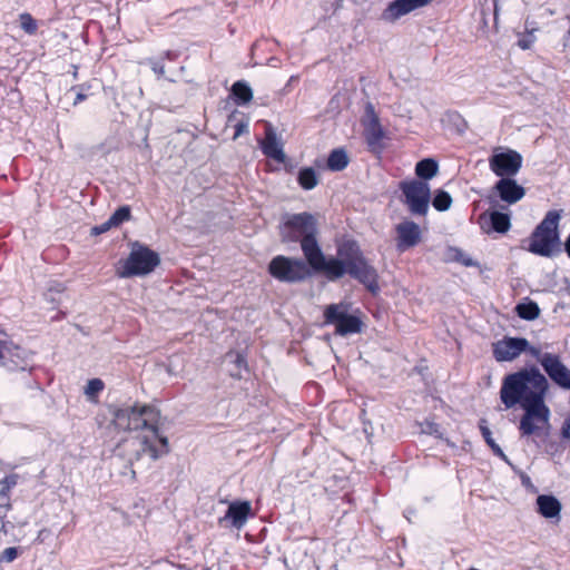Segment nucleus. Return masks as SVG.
Returning <instances> with one entry per match:
<instances>
[{"instance_id":"nucleus-1","label":"nucleus","mask_w":570,"mask_h":570,"mask_svg":"<svg viewBox=\"0 0 570 570\" xmlns=\"http://www.w3.org/2000/svg\"><path fill=\"white\" fill-rule=\"evenodd\" d=\"M548 391V379L534 365L504 376L500 400L507 410L517 405L523 410L519 424L522 436L537 434L549 426L551 411L546 404Z\"/></svg>"},{"instance_id":"nucleus-2","label":"nucleus","mask_w":570,"mask_h":570,"mask_svg":"<svg viewBox=\"0 0 570 570\" xmlns=\"http://www.w3.org/2000/svg\"><path fill=\"white\" fill-rule=\"evenodd\" d=\"M107 411L111 417L110 422L106 426L99 422V428L105 429L106 436H111L114 432H138L135 438L122 440L135 448L134 458H129L131 464L134 459L139 460L142 455L157 461L169 453V441L159 430L160 412L156 407L138 404L108 405Z\"/></svg>"},{"instance_id":"nucleus-3","label":"nucleus","mask_w":570,"mask_h":570,"mask_svg":"<svg viewBox=\"0 0 570 570\" xmlns=\"http://www.w3.org/2000/svg\"><path fill=\"white\" fill-rule=\"evenodd\" d=\"M318 273L328 281H337L345 274L364 285L372 294L380 292L379 273L364 256L355 240H344L337 245L336 256H330Z\"/></svg>"},{"instance_id":"nucleus-4","label":"nucleus","mask_w":570,"mask_h":570,"mask_svg":"<svg viewBox=\"0 0 570 570\" xmlns=\"http://www.w3.org/2000/svg\"><path fill=\"white\" fill-rule=\"evenodd\" d=\"M279 236L283 243H298L311 268L318 273L327 257L318 244L317 219L311 213L285 214L279 225Z\"/></svg>"},{"instance_id":"nucleus-5","label":"nucleus","mask_w":570,"mask_h":570,"mask_svg":"<svg viewBox=\"0 0 570 570\" xmlns=\"http://www.w3.org/2000/svg\"><path fill=\"white\" fill-rule=\"evenodd\" d=\"M561 210H549L529 237L528 250L542 257H552L561 252L559 222Z\"/></svg>"},{"instance_id":"nucleus-6","label":"nucleus","mask_w":570,"mask_h":570,"mask_svg":"<svg viewBox=\"0 0 570 570\" xmlns=\"http://www.w3.org/2000/svg\"><path fill=\"white\" fill-rule=\"evenodd\" d=\"M160 263L159 255L147 246L135 242L126 259L117 263L116 275L119 278L144 276L151 273Z\"/></svg>"},{"instance_id":"nucleus-7","label":"nucleus","mask_w":570,"mask_h":570,"mask_svg":"<svg viewBox=\"0 0 570 570\" xmlns=\"http://www.w3.org/2000/svg\"><path fill=\"white\" fill-rule=\"evenodd\" d=\"M308 263L301 258L275 256L268 264V273L283 283H299L309 276Z\"/></svg>"},{"instance_id":"nucleus-8","label":"nucleus","mask_w":570,"mask_h":570,"mask_svg":"<svg viewBox=\"0 0 570 570\" xmlns=\"http://www.w3.org/2000/svg\"><path fill=\"white\" fill-rule=\"evenodd\" d=\"M324 323L335 325V334L346 336L362 332L363 323L360 317L348 314L344 303L330 304L324 309Z\"/></svg>"},{"instance_id":"nucleus-9","label":"nucleus","mask_w":570,"mask_h":570,"mask_svg":"<svg viewBox=\"0 0 570 570\" xmlns=\"http://www.w3.org/2000/svg\"><path fill=\"white\" fill-rule=\"evenodd\" d=\"M400 189L404 196V204L411 214L426 215L430 203V186L426 181L417 179L401 181Z\"/></svg>"},{"instance_id":"nucleus-10","label":"nucleus","mask_w":570,"mask_h":570,"mask_svg":"<svg viewBox=\"0 0 570 570\" xmlns=\"http://www.w3.org/2000/svg\"><path fill=\"white\" fill-rule=\"evenodd\" d=\"M490 169L501 178L515 176L522 166V156L512 149L494 153L489 158Z\"/></svg>"},{"instance_id":"nucleus-11","label":"nucleus","mask_w":570,"mask_h":570,"mask_svg":"<svg viewBox=\"0 0 570 570\" xmlns=\"http://www.w3.org/2000/svg\"><path fill=\"white\" fill-rule=\"evenodd\" d=\"M364 138L372 153H381L383 149L384 130L380 124L374 106L368 102L365 107V116L362 120Z\"/></svg>"},{"instance_id":"nucleus-12","label":"nucleus","mask_w":570,"mask_h":570,"mask_svg":"<svg viewBox=\"0 0 570 570\" xmlns=\"http://www.w3.org/2000/svg\"><path fill=\"white\" fill-rule=\"evenodd\" d=\"M529 347V341L524 337H509L493 343V356L498 362H510L515 360Z\"/></svg>"},{"instance_id":"nucleus-13","label":"nucleus","mask_w":570,"mask_h":570,"mask_svg":"<svg viewBox=\"0 0 570 570\" xmlns=\"http://www.w3.org/2000/svg\"><path fill=\"white\" fill-rule=\"evenodd\" d=\"M542 367L558 386L570 390V370L561 362L559 355L544 353Z\"/></svg>"},{"instance_id":"nucleus-14","label":"nucleus","mask_w":570,"mask_h":570,"mask_svg":"<svg viewBox=\"0 0 570 570\" xmlns=\"http://www.w3.org/2000/svg\"><path fill=\"white\" fill-rule=\"evenodd\" d=\"M396 249L400 253L416 246L421 242L420 226L412 220H404L395 226Z\"/></svg>"},{"instance_id":"nucleus-15","label":"nucleus","mask_w":570,"mask_h":570,"mask_svg":"<svg viewBox=\"0 0 570 570\" xmlns=\"http://www.w3.org/2000/svg\"><path fill=\"white\" fill-rule=\"evenodd\" d=\"M26 355L24 350L0 340V362L9 370H24L27 366Z\"/></svg>"},{"instance_id":"nucleus-16","label":"nucleus","mask_w":570,"mask_h":570,"mask_svg":"<svg viewBox=\"0 0 570 570\" xmlns=\"http://www.w3.org/2000/svg\"><path fill=\"white\" fill-rule=\"evenodd\" d=\"M422 7L424 4L421 0H394L382 12V20L392 23Z\"/></svg>"},{"instance_id":"nucleus-17","label":"nucleus","mask_w":570,"mask_h":570,"mask_svg":"<svg viewBox=\"0 0 570 570\" xmlns=\"http://www.w3.org/2000/svg\"><path fill=\"white\" fill-rule=\"evenodd\" d=\"M500 199L508 204H515L525 195V189L512 178H501L493 187Z\"/></svg>"},{"instance_id":"nucleus-18","label":"nucleus","mask_w":570,"mask_h":570,"mask_svg":"<svg viewBox=\"0 0 570 570\" xmlns=\"http://www.w3.org/2000/svg\"><path fill=\"white\" fill-rule=\"evenodd\" d=\"M480 226L485 233L491 230L504 234L511 227L510 216L501 212H491L480 215Z\"/></svg>"},{"instance_id":"nucleus-19","label":"nucleus","mask_w":570,"mask_h":570,"mask_svg":"<svg viewBox=\"0 0 570 570\" xmlns=\"http://www.w3.org/2000/svg\"><path fill=\"white\" fill-rule=\"evenodd\" d=\"M261 148L265 156L278 163H283L286 158L283 150V144L278 140L277 135L271 125H267L265 138L261 142Z\"/></svg>"},{"instance_id":"nucleus-20","label":"nucleus","mask_w":570,"mask_h":570,"mask_svg":"<svg viewBox=\"0 0 570 570\" xmlns=\"http://www.w3.org/2000/svg\"><path fill=\"white\" fill-rule=\"evenodd\" d=\"M250 509L248 501L233 502L229 504L224 520H230L233 527L240 529L246 523Z\"/></svg>"},{"instance_id":"nucleus-21","label":"nucleus","mask_w":570,"mask_h":570,"mask_svg":"<svg viewBox=\"0 0 570 570\" xmlns=\"http://www.w3.org/2000/svg\"><path fill=\"white\" fill-rule=\"evenodd\" d=\"M538 512L547 518L560 520V513L562 505L560 501L553 497L548 494H541L537 498Z\"/></svg>"},{"instance_id":"nucleus-22","label":"nucleus","mask_w":570,"mask_h":570,"mask_svg":"<svg viewBox=\"0 0 570 570\" xmlns=\"http://www.w3.org/2000/svg\"><path fill=\"white\" fill-rule=\"evenodd\" d=\"M439 171L438 161L433 158H424L420 160L415 166V174L423 180L433 178Z\"/></svg>"},{"instance_id":"nucleus-23","label":"nucleus","mask_w":570,"mask_h":570,"mask_svg":"<svg viewBox=\"0 0 570 570\" xmlns=\"http://www.w3.org/2000/svg\"><path fill=\"white\" fill-rule=\"evenodd\" d=\"M348 165V156L342 148L331 151L327 158V167L333 171H341Z\"/></svg>"},{"instance_id":"nucleus-24","label":"nucleus","mask_w":570,"mask_h":570,"mask_svg":"<svg viewBox=\"0 0 570 570\" xmlns=\"http://www.w3.org/2000/svg\"><path fill=\"white\" fill-rule=\"evenodd\" d=\"M515 313L522 320L533 321L540 315V308L535 302L527 301L515 306Z\"/></svg>"},{"instance_id":"nucleus-25","label":"nucleus","mask_w":570,"mask_h":570,"mask_svg":"<svg viewBox=\"0 0 570 570\" xmlns=\"http://www.w3.org/2000/svg\"><path fill=\"white\" fill-rule=\"evenodd\" d=\"M297 181L303 189L311 190L317 186L318 178L312 167H305L299 170Z\"/></svg>"},{"instance_id":"nucleus-26","label":"nucleus","mask_w":570,"mask_h":570,"mask_svg":"<svg viewBox=\"0 0 570 570\" xmlns=\"http://www.w3.org/2000/svg\"><path fill=\"white\" fill-rule=\"evenodd\" d=\"M232 92L238 105H245L253 99L252 88L245 81H236L232 87Z\"/></svg>"},{"instance_id":"nucleus-27","label":"nucleus","mask_w":570,"mask_h":570,"mask_svg":"<svg viewBox=\"0 0 570 570\" xmlns=\"http://www.w3.org/2000/svg\"><path fill=\"white\" fill-rule=\"evenodd\" d=\"M451 204L452 197L444 190H439L432 200L433 207L439 212L448 210L451 207Z\"/></svg>"},{"instance_id":"nucleus-28","label":"nucleus","mask_w":570,"mask_h":570,"mask_svg":"<svg viewBox=\"0 0 570 570\" xmlns=\"http://www.w3.org/2000/svg\"><path fill=\"white\" fill-rule=\"evenodd\" d=\"M480 430L482 433L483 439L485 440L487 444L493 450L494 454L500 456L501 459L507 461V456L502 449L494 442L492 439V433L490 429L483 424L480 425Z\"/></svg>"},{"instance_id":"nucleus-29","label":"nucleus","mask_w":570,"mask_h":570,"mask_svg":"<svg viewBox=\"0 0 570 570\" xmlns=\"http://www.w3.org/2000/svg\"><path fill=\"white\" fill-rule=\"evenodd\" d=\"M131 217L130 207L121 206L109 217L110 223L114 224L115 227H118L124 222L129 220Z\"/></svg>"},{"instance_id":"nucleus-30","label":"nucleus","mask_w":570,"mask_h":570,"mask_svg":"<svg viewBox=\"0 0 570 570\" xmlns=\"http://www.w3.org/2000/svg\"><path fill=\"white\" fill-rule=\"evenodd\" d=\"M21 28L29 35H33L37 31V22L31 14L24 12L19 16Z\"/></svg>"},{"instance_id":"nucleus-31","label":"nucleus","mask_w":570,"mask_h":570,"mask_svg":"<svg viewBox=\"0 0 570 570\" xmlns=\"http://www.w3.org/2000/svg\"><path fill=\"white\" fill-rule=\"evenodd\" d=\"M21 552H22V550L20 548H17V547H10V548L4 549L1 552V554H0V563H2V562H6V563L13 562L19 557V554Z\"/></svg>"},{"instance_id":"nucleus-32","label":"nucleus","mask_w":570,"mask_h":570,"mask_svg":"<svg viewBox=\"0 0 570 570\" xmlns=\"http://www.w3.org/2000/svg\"><path fill=\"white\" fill-rule=\"evenodd\" d=\"M104 390V382L100 379H91L88 381L85 393L86 395L95 396Z\"/></svg>"},{"instance_id":"nucleus-33","label":"nucleus","mask_w":570,"mask_h":570,"mask_svg":"<svg viewBox=\"0 0 570 570\" xmlns=\"http://www.w3.org/2000/svg\"><path fill=\"white\" fill-rule=\"evenodd\" d=\"M17 481H18V476L16 474H11V475L6 476L1 481L3 487L0 490V497L8 498L10 489L13 488L17 484Z\"/></svg>"},{"instance_id":"nucleus-34","label":"nucleus","mask_w":570,"mask_h":570,"mask_svg":"<svg viewBox=\"0 0 570 570\" xmlns=\"http://www.w3.org/2000/svg\"><path fill=\"white\" fill-rule=\"evenodd\" d=\"M422 432L433 434L438 438H442L439 424L431 421H425L424 423H422Z\"/></svg>"},{"instance_id":"nucleus-35","label":"nucleus","mask_w":570,"mask_h":570,"mask_svg":"<svg viewBox=\"0 0 570 570\" xmlns=\"http://www.w3.org/2000/svg\"><path fill=\"white\" fill-rule=\"evenodd\" d=\"M235 132L233 136V139L236 140L239 136L248 131V120L247 119H240L237 120L234 125Z\"/></svg>"},{"instance_id":"nucleus-36","label":"nucleus","mask_w":570,"mask_h":570,"mask_svg":"<svg viewBox=\"0 0 570 570\" xmlns=\"http://www.w3.org/2000/svg\"><path fill=\"white\" fill-rule=\"evenodd\" d=\"M112 227H115V226H114V224L110 223V219L108 218L105 223L92 227L91 228V234L92 235H100V234H104V233L108 232Z\"/></svg>"},{"instance_id":"nucleus-37","label":"nucleus","mask_w":570,"mask_h":570,"mask_svg":"<svg viewBox=\"0 0 570 570\" xmlns=\"http://www.w3.org/2000/svg\"><path fill=\"white\" fill-rule=\"evenodd\" d=\"M525 353H529L532 355L537 361L542 365V360L544 357V353H541V351L538 347L531 346L529 344V347L524 350Z\"/></svg>"},{"instance_id":"nucleus-38","label":"nucleus","mask_w":570,"mask_h":570,"mask_svg":"<svg viewBox=\"0 0 570 570\" xmlns=\"http://www.w3.org/2000/svg\"><path fill=\"white\" fill-rule=\"evenodd\" d=\"M12 528L13 525L10 521H6V519L0 521V534L8 535Z\"/></svg>"},{"instance_id":"nucleus-39","label":"nucleus","mask_w":570,"mask_h":570,"mask_svg":"<svg viewBox=\"0 0 570 570\" xmlns=\"http://www.w3.org/2000/svg\"><path fill=\"white\" fill-rule=\"evenodd\" d=\"M11 509V504L9 502L0 504V521L4 520L8 511Z\"/></svg>"},{"instance_id":"nucleus-40","label":"nucleus","mask_w":570,"mask_h":570,"mask_svg":"<svg viewBox=\"0 0 570 570\" xmlns=\"http://www.w3.org/2000/svg\"><path fill=\"white\" fill-rule=\"evenodd\" d=\"M153 71L157 73L158 76H163L165 73V68L163 65H159L158 62L153 63Z\"/></svg>"},{"instance_id":"nucleus-41","label":"nucleus","mask_w":570,"mask_h":570,"mask_svg":"<svg viewBox=\"0 0 570 570\" xmlns=\"http://www.w3.org/2000/svg\"><path fill=\"white\" fill-rule=\"evenodd\" d=\"M235 364H236L238 367H240V366H243V365H245V364H246V360H245V357H244L240 353H237V354L235 355Z\"/></svg>"},{"instance_id":"nucleus-42","label":"nucleus","mask_w":570,"mask_h":570,"mask_svg":"<svg viewBox=\"0 0 570 570\" xmlns=\"http://www.w3.org/2000/svg\"><path fill=\"white\" fill-rule=\"evenodd\" d=\"M493 3H494V10H493L494 21L497 22L500 9H499L498 0H493Z\"/></svg>"},{"instance_id":"nucleus-43","label":"nucleus","mask_w":570,"mask_h":570,"mask_svg":"<svg viewBox=\"0 0 570 570\" xmlns=\"http://www.w3.org/2000/svg\"><path fill=\"white\" fill-rule=\"evenodd\" d=\"M85 99H86V95H83L81 92H78L73 104L77 105V104H79L80 101H82Z\"/></svg>"},{"instance_id":"nucleus-44","label":"nucleus","mask_w":570,"mask_h":570,"mask_svg":"<svg viewBox=\"0 0 570 570\" xmlns=\"http://www.w3.org/2000/svg\"><path fill=\"white\" fill-rule=\"evenodd\" d=\"M564 250L567 252L568 256L570 257V235L567 237L564 242Z\"/></svg>"},{"instance_id":"nucleus-45","label":"nucleus","mask_w":570,"mask_h":570,"mask_svg":"<svg viewBox=\"0 0 570 570\" xmlns=\"http://www.w3.org/2000/svg\"><path fill=\"white\" fill-rule=\"evenodd\" d=\"M236 115H237V111H234L229 117H228V120H227V124L228 125H232L233 121L236 119Z\"/></svg>"},{"instance_id":"nucleus-46","label":"nucleus","mask_w":570,"mask_h":570,"mask_svg":"<svg viewBox=\"0 0 570 570\" xmlns=\"http://www.w3.org/2000/svg\"><path fill=\"white\" fill-rule=\"evenodd\" d=\"M458 261H461L465 266H471L472 265V261L470 258L468 259H461V258H456Z\"/></svg>"},{"instance_id":"nucleus-47","label":"nucleus","mask_w":570,"mask_h":570,"mask_svg":"<svg viewBox=\"0 0 570 570\" xmlns=\"http://www.w3.org/2000/svg\"><path fill=\"white\" fill-rule=\"evenodd\" d=\"M519 46H520L522 49H527V48H529V43H528L527 41H524V40H520V41H519Z\"/></svg>"},{"instance_id":"nucleus-48","label":"nucleus","mask_w":570,"mask_h":570,"mask_svg":"<svg viewBox=\"0 0 570 570\" xmlns=\"http://www.w3.org/2000/svg\"><path fill=\"white\" fill-rule=\"evenodd\" d=\"M116 450L118 451V454H119V455H122V452H121V443H120V442L117 444Z\"/></svg>"},{"instance_id":"nucleus-49","label":"nucleus","mask_w":570,"mask_h":570,"mask_svg":"<svg viewBox=\"0 0 570 570\" xmlns=\"http://www.w3.org/2000/svg\"><path fill=\"white\" fill-rule=\"evenodd\" d=\"M43 532H45V530H40V532H39V534H38L37 540H39L40 542L42 541V540H41V535H42V533H43Z\"/></svg>"},{"instance_id":"nucleus-50","label":"nucleus","mask_w":570,"mask_h":570,"mask_svg":"<svg viewBox=\"0 0 570 570\" xmlns=\"http://www.w3.org/2000/svg\"><path fill=\"white\" fill-rule=\"evenodd\" d=\"M424 6H426L431 0H421Z\"/></svg>"}]
</instances>
